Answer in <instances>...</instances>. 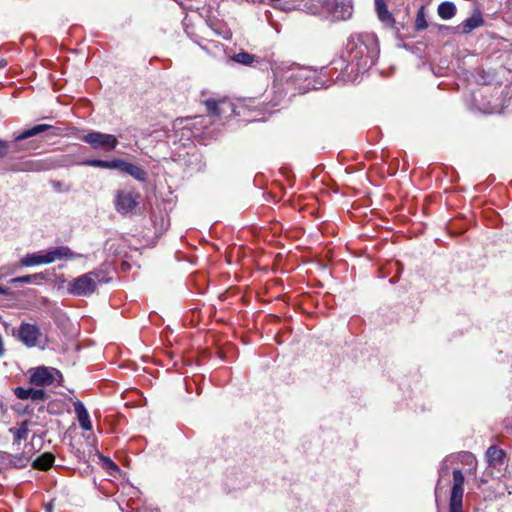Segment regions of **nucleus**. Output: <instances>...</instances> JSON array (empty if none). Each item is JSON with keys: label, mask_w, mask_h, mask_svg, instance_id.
<instances>
[{"label": "nucleus", "mask_w": 512, "mask_h": 512, "mask_svg": "<svg viewBox=\"0 0 512 512\" xmlns=\"http://www.w3.org/2000/svg\"><path fill=\"white\" fill-rule=\"evenodd\" d=\"M55 457L51 453H43L33 462V468L39 470H48L54 463Z\"/></svg>", "instance_id": "obj_15"}, {"label": "nucleus", "mask_w": 512, "mask_h": 512, "mask_svg": "<svg viewBox=\"0 0 512 512\" xmlns=\"http://www.w3.org/2000/svg\"><path fill=\"white\" fill-rule=\"evenodd\" d=\"M0 293L1 294H6L7 293V289L2 287V286H0Z\"/></svg>", "instance_id": "obj_31"}, {"label": "nucleus", "mask_w": 512, "mask_h": 512, "mask_svg": "<svg viewBox=\"0 0 512 512\" xmlns=\"http://www.w3.org/2000/svg\"><path fill=\"white\" fill-rule=\"evenodd\" d=\"M20 169L24 171H41L45 169V165L41 161H26L22 163Z\"/></svg>", "instance_id": "obj_24"}, {"label": "nucleus", "mask_w": 512, "mask_h": 512, "mask_svg": "<svg viewBox=\"0 0 512 512\" xmlns=\"http://www.w3.org/2000/svg\"><path fill=\"white\" fill-rule=\"evenodd\" d=\"M74 410L77 415V418H78L81 428L84 430H91L92 423L90 420V416H89V413L86 410L85 406L83 405V403L80 401L75 402Z\"/></svg>", "instance_id": "obj_13"}, {"label": "nucleus", "mask_w": 512, "mask_h": 512, "mask_svg": "<svg viewBox=\"0 0 512 512\" xmlns=\"http://www.w3.org/2000/svg\"><path fill=\"white\" fill-rule=\"evenodd\" d=\"M351 10H352V7L350 5H346L343 13L341 14V18L346 19V18L350 17Z\"/></svg>", "instance_id": "obj_27"}, {"label": "nucleus", "mask_w": 512, "mask_h": 512, "mask_svg": "<svg viewBox=\"0 0 512 512\" xmlns=\"http://www.w3.org/2000/svg\"><path fill=\"white\" fill-rule=\"evenodd\" d=\"M456 13V6L452 2H443L438 6V15L442 19H451Z\"/></svg>", "instance_id": "obj_20"}, {"label": "nucleus", "mask_w": 512, "mask_h": 512, "mask_svg": "<svg viewBox=\"0 0 512 512\" xmlns=\"http://www.w3.org/2000/svg\"><path fill=\"white\" fill-rule=\"evenodd\" d=\"M46 251L48 254L49 263H53L57 260H73L82 257L81 254L73 252L67 246L53 247Z\"/></svg>", "instance_id": "obj_8"}, {"label": "nucleus", "mask_w": 512, "mask_h": 512, "mask_svg": "<svg viewBox=\"0 0 512 512\" xmlns=\"http://www.w3.org/2000/svg\"><path fill=\"white\" fill-rule=\"evenodd\" d=\"M122 173L130 175L138 181H145L147 176L142 168L129 162H125Z\"/></svg>", "instance_id": "obj_16"}, {"label": "nucleus", "mask_w": 512, "mask_h": 512, "mask_svg": "<svg viewBox=\"0 0 512 512\" xmlns=\"http://www.w3.org/2000/svg\"><path fill=\"white\" fill-rule=\"evenodd\" d=\"M62 379L59 370L53 367L39 366L30 375V382L36 386H49Z\"/></svg>", "instance_id": "obj_5"}, {"label": "nucleus", "mask_w": 512, "mask_h": 512, "mask_svg": "<svg viewBox=\"0 0 512 512\" xmlns=\"http://www.w3.org/2000/svg\"><path fill=\"white\" fill-rule=\"evenodd\" d=\"M484 24V19L482 17V14L479 10H475L473 14L464 20L458 28L461 29V33L463 34H469L471 31H473L476 28L481 27Z\"/></svg>", "instance_id": "obj_9"}, {"label": "nucleus", "mask_w": 512, "mask_h": 512, "mask_svg": "<svg viewBox=\"0 0 512 512\" xmlns=\"http://www.w3.org/2000/svg\"><path fill=\"white\" fill-rule=\"evenodd\" d=\"M375 9L378 15V18L388 26H392L394 23V19L392 14L389 12L387 5L384 0H375Z\"/></svg>", "instance_id": "obj_14"}, {"label": "nucleus", "mask_w": 512, "mask_h": 512, "mask_svg": "<svg viewBox=\"0 0 512 512\" xmlns=\"http://www.w3.org/2000/svg\"><path fill=\"white\" fill-rule=\"evenodd\" d=\"M486 456L490 463L501 462L504 457V452L496 446H491L488 448Z\"/></svg>", "instance_id": "obj_21"}, {"label": "nucleus", "mask_w": 512, "mask_h": 512, "mask_svg": "<svg viewBox=\"0 0 512 512\" xmlns=\"http://www.w3.org/2000/svg\"><path fill=\"white\" fill-rule=\"evenodd\" d=\"M449 512H452V508L450 505H449ZM459 512H463L462 503H460V511Z\"/></svg>", "instance_id": "obj_32"}, {"label": "nucleus", "mask_w": 512, "mask_h": 512, "mask_svg": "<svg viewBox=\"0 0 512 512\" xmlns=\"http://www.w3.org/2000/svg\"><path fill=\"white\" fill-rule=\"evenodd\" d=\"M104 461H105V464L107 465V467L109 469H112V470H115V471L118 470L117 465L114 462H112L110 459L105 458Z\"/></svg>", "instance_id": "obj_28"}, {"label": "nucleus", "mask_w": 512, "mask_h": 512, "mask_svg": "<svg viewBox=\"0 0 512 512\" xmlns=\"http://www.w3.org/2000/svg\"><path fill=\"white\" fill-rule=\"evenodd\" d=\"M43 264H50L47 251H39L36 253L27 254L20 259V265L25 267L38 266Z\"/></svg>", "instance_id": "obj_11"}, {"label": "nucleus", "mask_w": 512, "mask_h": 512, "mask_svg": "<svg viewBox=\"0 0 512 512\" xmlns=\"http://www.w3.org/2000/svg\"><path fill=\"white\" fill-rule=\"evenodd\" d=\"M464 458L466 459V462L468 464H472V463L475 462V458H474V456L471 453H465L464 454Z\"/></svg>", "instance_id": "obj_29"}, {"label": "nucleus", "mask_w": 512, "mask_h": 512, "mask_svg": "<svg viewBox=\"0 0 512 512\" xmlns=\"http://www.w3.org/2000/svg\"><path fill=\"white\" fill-rule=\"evenodd\" d=\"M17 338L28 348L38 347L43 342L40 328L31 323L23 322L17 329Z\"/></svg>", "instance_id": "obj_3"}, {"label": "nucleus", "mask_w": 512, "mask_h": 512, "mask_svg": "<svg viewBox=\"0 0 512 512\" xmlns=\"http://www.w3.org/2000/svg\"><path fill=\"white\" fill-rule=\"evenodd\" d=\"M464 475L463 473L456 469L453 471V486L450 495V506L452 508V512L460 511V503L463 500L464 493Z\"/></svg>", "instance_id": "obj_7"}, {"label": "nucleus", "mask_w": 512, "mask_h": 512, "mask_svg": "<svg viewBox=\"0 0 512 512\" xmlns=\"http://www.w3.org/2000/svg\"><path fill=\"white\" fill-rule=\"evenodd\" d=\"M139 195L132 190H118L115 195V209L120 214L132 212L138 203Z\"/></svg>", "instance_id": "obj_6"}, {"label": "nucleus", "mask_w": 512, "mask_h": 512, "mask_svg": "<svg viewBox=\"0 0 512 512\" xmlns=\"http://www.w3.org/2000/svg\"><path fill=\"white\" fill-rule=\"evenodd\" d=\"M225 103V100H216V99H207L205 101L206 108L208 112L212 115L218 116L221 114L219 109V105Z\"/></svg>", "instance_id": "obj_22"}, {"label": "nucleus", "mask_w": 512, "mask_h": 512, "mask_svg": "<svg viewBox=\"0 0 512 512\" xmlns=\"http://www.w3.org/2000/svg\"><path fill=\"white\" fill-rule=\"evenodd\" d=\"M427 22L425 20L424 14L419 12L416 18V27L418 30H423L427 28Z\"/></svg>", "instance_id": "obj_25"}, {"label": "nucleus", "mask_w": 512, "mask_h": 512, "mask_svg": "<svg viewBox=\"0 0 512 512\" xmlns=\"http://www.w3.org/2000/svg\"><path fill=\"white\" fill-rule=\"evenodd\" d=\"M5 353V348H4V341H3V338L2 336L0 335V357H2Z\"/></svg>", "instance_id": "obj_30"}, {"label": "nucleus", "mask_w": 512, "mask_h": 512, "mask_svg": "<svg viewBox=\"0 0 512 512\" xmlns=\"http://www.w3.org/2000/svg\"><path fill=\"white\" fill-rule=\"evenodd\" d=\"M44 279H45V274L40 272V273H35V274H32V275H25V276H20V277L13 278V279L10 280V283L11 284H16V283H34V284H39Z\"/></svg>", "instance_id": "obj_19"}, {"label": "nucleus", "mask_w": 512, "mask_h": 512, "mask_svg": "<svg viewBox=\"0 0 512 512\" xmlns=\"http://www.w3.org/2000/svg\"><path fill=\"white\" fill-rule=\"evenodd\" d=\"M98 275L93 272L83 274L73 279L68 286L69 293L76 296H87L92 294L97 287Z\"/></svg>", "instance_id": "obj_2"}, {"label": "nucleus", "mask_w": 512, "mask_h": 512, "mask_svg": "<svg viewBox=\"0 0 512 512\" xmlns=\"http://www.w3.org/2000/svg\"><path fill=\"white\" fill-rule=\"evenodd\" d=\"M9 145L6 141L0 140V158L5 157L8 154Z\"/></svg>", "instance_id": "obj_26"}, {"label": "nucleus", "mask_w": 512, "mask_h": 512, "mask_svg": "<svg viewBox=\"0 0 512 512\" xmlns=\"http://www.w3.org/2000/svg\"><path fill=\"white\" fill-rule=\"evenodd\" d=\"M14 393L16 397L21 400L32 399L33 401H43L47 396L45 391L42 389H26L23 387H16L14 389Z\"/></svg>", "instance_id": "obj_10"}, {"label": "nucleus", "mask_w": 512, "mask_h": 512, "mask_svg": "<svg viewBox=\"0 0 512 512\" xmlns=\"http://www.w3.org/2000/svg\"><path fill=\"white\" fill-rule=\"evenodd\" d=\"M352 62L361 68L372 65L378 55L376 37L372 34H359L351 37L347 45Z\"/></svg>", "instance_id": "obj_1"}, {"label": "nucleus", "mask_w": 512, "mask_h": 512, "mask_svg": "<svg viewBox=\"0 0 512 512\" xmlns=\"http://www.w3.org/2000/svg\"><path fill=\"white\" fill-rule=\"evenodd\" d=\"M82 140L93 149L114 150L118 145L116 136L98 131H91L83 136Z\"/></svg>", "instance_id": "obj_4"}, {"label": "nucleus", "mask_w": 512, "mask_h": 512, "mask_svg": "<svg viewBox=\"0 0 512 512\" xmlns=\"http://www.w3.org/2000/svg\"><path fill=\"white\" fill-rule=\"evenodd\" d=\"M237 63L243 64V65H251L254 60L255 56L247 53V52H240L236 54L233 58Z\"/></svg>", "instance_id": "obj_23"}, {"label": "nucleus", "mask_w": 512, "mask_h": 512, "mask_svg": "<svg viewBox=\"0 0 512 512\" xmlns=\"http://www.w3.org/2000/svg\"><path fill=\"white\" fill-rule=\"evenodd\" d=\"M125 162L126 161L121 160V159H113L111 161L89 159V160H85L82 164L86 165V166H92V167H98V168H104V169H117L120 172H122Z\"/></svg>", "instance_id": "obj_12"}, {"label": "nucleus", "mask_w": 512, "mask_h": 512, "mask_svg": "<svg viewBox=\"0 0 512 512\" xmlns=\"http://www.w3.org/2000/svg\"><path fill=\"white\" fill-rule=\"evenodd\" d=\"M9 432L13 434L14 443L19 444L21 440H26L29 433L28 423L23 422L19 427H12Z\"/></svg>", "instance_id": "obj_18"}, {"label": "nucleus", "mask_w": 512, "mask_h": 512, "mask_svg": "<svg viewBox=\"0 0 512 512\" xmlns=\"http://www.w3.org/2000/svg\"><path fill=\"white\" fill-rule=\"evenodd\" d=\"M51 127L52 126L47 125V124L36 125V126L30 128V129H27V130L23 131L19 135H17L15 137V140L16 141H20V140H24V139L36 136V135H38V134H40V133L50 129Z\"/></svg>", "instance_id": "obj_17"}]
</instances>
